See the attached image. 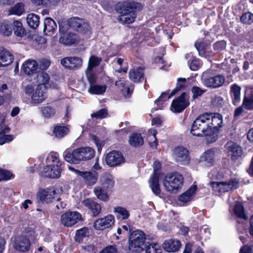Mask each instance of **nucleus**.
Listing matches in <instances>:
<instances>
[{"label":"nucleus","instance_id":"a211bd4d","mask_svg":"<svg viewBox=\"0 0 253 253\" xmlns=\"http://www.w3.org/2000/svg\"><path fill=\"white\" fill-rule=\"evenodd\" d=\"M115 218L114 215L108 214L103 218H100L94 222L93 226L96 230H103L114 225Z\"/></svg>","mask_w":253,"mask_h":253},{"label":"nucleus","instance_id":"09e8293b","mask_svg":"<svg viewBox=\"0 0 253 253\" xmlns=\"http://www.w3.org/2000/svg\"><path fill=\"white\" fill-rule=\"evenodd\" d=\"M203 159L207 162L208 166H212L214 162V149H210L206 151L203 154Z\"/></svg>","mask_w":253,"mask_h":253},{"label":"nucleus","instance_id":"a878e982","mask_svg":"<svg viewBox=\"0 0 253 253\" xmlns=\"http://www.w3.org/2000/svg\"><path fill=\"white\" fill-rule=\"evenodd\" d=\"M241 87L236 84H232L230 89V95L233 105L237 106L241 101Z\"/></svg>","mask_w":253,"mask_h":253},{"label":"nucleus","instance_id":"f03ea898","mask_svg":"<svg viewBox=\"0 0 253 253\" xmlns=\"http://www.w3.org/2000/svg\"><path fill=\"white\" fill-rule=\"evenodd\" d=\"M115 8L116 11L121 14L120 21L125 24H130L135 21L137 11H141L143 7L138 2H119Z\"/></svg>","mask_w":253,"mask_h":253},{"label":"nucleus","instance_id":"aec40b11","mask_svg":"<svg viewBox=\"0 0 253 253\" xmlns=\"http://www.w3.org/2000/svg\"><path fill=\"white\" fill-rule=\"evenodd\" d=\"M129 79L134 83H142L146 79L144 77V68L138 67L131 69L129 71Z\"/></svg>","mask_w":253,"mask_h":253},{"label":"nucleus","instance_id":"0eeeda50","mask_svg":"<svg viewBox=\"0 0 253 253\" xmlns=\"http://www.w3.org/2000/svg\"><path fill=\"white\" fill-rule=\"evenodd\" d=\"M202 80L205 86L214 88L221 86L224 84L225 77L221 75L212 76L211 75V72L209 71L203 73Z\"/></svg>","mask_w":253,"mask_h":253},{"label":"nucleus","instance_id":"79ce46f5","mask_svg":"<svg viewBox=\"0 0 253 253\" xmlns=\"http://www.w3.org/2000/svg\"><path fill=\"white\" fill-rule=\"evenodd\" d=\"M107 85L94 84L90 85L88 89V92L91 94L100 95L103 94L106 90Z\"/></svg>","mask_w":253,"mask_h":253},{"label":"nucleus","instance_id":"dca6fc26","mask_svg":"<svg viewBox=\"0 0 253 253\" xmlns=\"http://www.w3.org/2000/svg\"><path fill=\"white\" fill-rule=\"evenodd\" d=\"M84 206L88 209V213L92 217H96L101 212L102 206L93 200L87 198L83 201Z\"/></svg>","mask_w":253,"mask_h":253},{"label":"nucleus","instance_id":"6ab92c4d","mask_svg":"<svg viewBox=\"0 0 253 253\" xmlns=\"http://www.w3.org/2000/svg\"><path fill=\"white\" fill-rule=\"evenodd\" d=\"M31 246L30 239L23 236H19L16 238L14 244V247L17 251L26 252L29 250Z\"/></svg>","mask_w":253,"mask_h":253},{"label":"nucleus","instance_id":"052dcab7","mask_svg":"<svg viewBox=\"0 0 253 253\" xmlns=\"http://www.w3.org/2000/svg\"><path fill=\"white\" fill-rule=\"evenodd\" d=\"M226 47V42L224 40L219 41L213 44V50L217 52L223 50Z\"/></svg>","mask_w":253,"mask_h":253},{"label":"nucleus","instance_id":"680f3d73","mask_svg":"<svg viewBox=\"0 0 253 253\" xmlns=\"http://www.w3.org/2000/svg\"><path fill=\"white\" fill-rule=\"evenodd\" d=\"M35 234V231L34 228L31 227H27L25 228L24 230L22 231L21 236H25L27 238H32L34 237Z\"/></svg>","mask_w":253,"mask_h":253},{"label":"nucleus","instance_id":"864d4df0","mask_svg":"<svg viewBox=\"0 0 253 253\" xmlns=\"http://www.w3.org/2000/svg\"><path fill=\"white\" fill-rule=\"evenodd\" d=\"M146 253H162V249L159 244L152 243L148 246L146 245Z\"/></svg>","mask_w":253,"mask_h":253},{"label":"nucleus","instance_id":"39448f33","mask_svg":"<svg viewBox=\"0 0 253 253\" xmlns=\"http://www.w3.org/2000/svg\"><path fill=\"white\" fill-rule=\"evenodd\" d=\"M207 114V120H209L211 135L207 137L206 140L209 143H212L216 141L218 138V133L220 128L222 126L223 117L218 113H205Z\"/></svg>","mask_w":253,"mask_h":253},{"label":"nucleus","instance_id":"393cba45","mask_svg":"<svg viewBox=\"0 0 253 253\" xmlns=\"http://www.w3.org/2000/svg\"><path fill=\"white\" fill-rule=\"evenodd\" d=\"M10 131V128L7 126L1 124L0 125V145L11 142L14 136L12 134H6Z\"/></svg>","mask_w":253,"mask_h":253},{"label":"nucleus","instance_id":"f3484780","mask_svg":"<svg viewBox=\"0 0 253 253\" xmlns=\"http://www.w3.org/2000/svg\"><path fill=\"white\" fill-rule=\"evenodd\" d=\"M82 59L75 56L65 57L61 60V64L66 69L73 70L80 68L82 66Z\"/></svg>","mask_w":253,"mask_h":253},{"label":"nucleus","instance_id":"0e129e2a","mask_svg":"<svg viewBox=\"0 0 253 253\" xmlns=\"http://www.w3.org/2000/svg\"><path fill=\"white\" fill-rule=\"evenodd\" d=\"M101 58L94 55L91 56L89 60V65L91 67H95L99 65Z\"/></svg>","mask_w":253,"mask_h":253},{"label":"nucleus","instance_id":"20e7f679","mask_svg":"<svg viewBox=\"0 0 253 253\" xmlns=\"http://www.w3.org/2000/svg\"><path fill=\"white\" fill-rule=\"evenodd\" d=\"M184 183V177L177 172L167 173L163 179V185L166 191L177 193L181 189Z\"/></svg>","mask_w":253,"mask_h":253},{"label":"nucleus","instance_id":"4c0bfd02","mask_svg":"<svg viewBox=\"0 0 253 253\" xmlns=\"http://www.w3.org/2000/svg\"><path fill=\"white\" fill-rule=\"evenodd\" d=\"M89 230L86 227L76 230L74 237L75 241L79 243H82L84 238L89 236Z\"/></svg>","mask_w":253,"mask_h":253},{"label":"nucleus","instance_id":"6e6552de","mask_svg":"<svg viewBox=\"0 0 253 253\" xmlns=\"http://www.w3.org/2000/svg\"><path fill=\"white\" fill-rule=\"evenodd\" d=\"M189 98L188 92H182L179 96L172 100L170 110L176 113L183 112L190 105Z\"/></svg>","mask_w":253,"mask_h":253},{"label":"nucleus","instance_id":"338daca9","mask_svg":"<svg viewBox=\"0 0 253 253\" xmlns=\"http://www.w3.org/2000/svg\"><path fill=\"white\" fill-rule=\"evenodd\" d=\"M153 173L152 176H154L155 174H157L158 176L160 175V172L159 171L161 170L162 168V164L158 161H155L153 163Z\"/></svg>","mask_w":253,"mask_h":253},{"label":"nucleus","instance_id":"49530a36","mask_svg":"<svg viewBox=\"0 0 253 253\" xmlns=\"http://www.w3.org/2000/svg\"><path fill=\"white\" fill-rule=\"evenodd\" d=\"M102 186L106 191H111L114 186V180L112 175L109 174L104 177Z\"/></svg>","mask_w":253,"mask_h":253},{"label":"nucleus","instance_id":"c85d7f7f","mask_svg":"<svg viewBox=\"0 0 253 253\" xmlns=\"http://www.w3.org/2000/svg\"><path fill=\"white\" fill-rule=\"evenodd\" d=\"M68 24L70 27L73 29L81 32H83L85 27L86 24L82 18L75 17L70 18L68 20Z\"/></svg>","mask_w":253,"mask_h":253},{"label":"nucleus","instance_id":"bf43d9fd","mask_svg":"<svg viewBox=\"0 0 253 253\" xmlns=\"http://www.w3.org/2000/svg\"><path fill=\"white\" fill-rule=\"evenodd\" d=\"M202 66L200 59L194 57L189 63V68L192 71L198 70Z\"/></svg>","mask_w":253,"mask_h":253},{"label":"nucleus","instance_id":"58836bf2","mask_svg":"<svg viewBox=\"0 0 253 253\" xmlns=\"http://www.w3.org/2000/svg\"><path fill=\"white\" fill-rule=\"evenodd\" d=\"M48 103L46 106H42L39 107L42 116L46 119H49L53 117L56 113L55 109L52 106H48Z\"/></svg>","mask_w":253,"mask_h":253},{"label":"nucleus","instance_id":"f704fd0d","mask_svg":"<svg viewBox=\"0 0 253 253\" xmlns=\"http://www.w3.org/2000/svg\"><path fill=\"white\" fill-rule=\"evenodd\" d=\"M159 177L157 174L152 176L150 180V187L153 193L156 196H159L161 193L160 185L159 184Z\"/></svg>","mask_w":253,"mask_h":253},{"label":"nucleus","instance_id":"a18cd8bd","mask_svg":"<svg viewBox=\"0 0 253 253\" xmlns=\"http://www.w3.org/2000/svg\"><path fill=\"white\" fill-rule=\"evenodd\" d=\"M233 211L237 217L244 219L247 218L244 206L240 202L236 203L233 208Z\"/></svg>","mask_w":253,"mask_h":253},{"label":"nucleus","instance_id":"1a4fd4ad","mask_svg":"<svg viewBox=\"0 0 253 253\" xmlns=\"http://www.w3.org/2000/svg\"><path fill=\"white\" fill-rule=\"evenodd\" d=\"M57 190L54 186L40 189L37 194L38 203L48 204L53 202L57 195Z\"/></svg>","mask_w":253,"mask_h":253},{"label":"nucleus","instance_id":"2f4dec72","mask_svg":"<svg viewBox=\"0 0 253 253\" xmlns=\"http://www.w3.org/2000/svg\"><path fill=\"white\" fill-rule=\"evenodd\" d=\"M197 189L196 185H192L187 191L181 194L178 198L179 201L187 203L191 200L192 197Z\"/></svg>","mask_w":253,"mask_h":253},{"label":"nucleus","instance_id":"412c9836","mask_svg":"<svg viewBox=\"0 0 253 253\" xmlns=\"http://www.w3.org/2000/svg\"><path fill=\"white\" fill-rule=\"evenodd\" d=\"M181 246L180 241L173 238L166 240L162 244L163 249L168 253H175L179 250Z\"/></svg>","mask_w":253,"mask_h":253},{"label":"nucleus","instance_id":"e433bc0d","mask_svg":"<svg viewBox=\"0 0 253 253\" xmlns=\"http://www.w3.org/2000/svg\"><path fill=\"white\" fill-rule=\"evenodd\" d=\"M13 31L17 37H22L26 34V31L23 26L22 22L19 20H14L12 23Z\"/></svg>","mask_w":253,"mask_h":253},{"label":"nucleus","instance_id":"bb28decb","mask_svg":"<svg viewBox=\"0 0 253 253\" xmlns=\"http://www.w3.org/2000/svg\"><path fill=\"white\" fill-rule=\"evenodd\" d=\"M77 39L76 34L66 31L62 34L59 38V42L64 45H71L76 43Z\"/></svg>","mask_w":253,"mask_h":253},{"label":"nucleus","instance_id":"4be33fe9","mask_svg":"<svg viewBox=\"0 0 253 253\" xmlns=\"http://www.w3.org/2000/svg\"><path fill=\"white\" fill-rule=\"evenodd\" d=\"M38 66L36 60L29 59L23 63L21 71L27 75H33L38 73Z\"/></svg>","mask_w":253,"mask_h":253},{"label":"nucleus","instance_id":"603ef678","mask_svg":"<svg viewBox=\"0 0 253 253\" xmlns=\"http://www.w3.org/2000/svg\"><path fill=\"white\" fill-rule=\"evenodd\" d=\"M105 189H103L100 187H95L94 189V192L98 199L103 201L106 202L109 199V196Z\"/></svg>","mask_w":253,"mask_h":253},{"label":"nucleus","instance_id":"72a5a7b5","mask_svg":"<svg viewBox=\"0 0 253 253\" xmlns=\"http://www.w3.org/2000/svg\"><path fill=\"white\" fill-rule=\"evenodd\" d=\"M170 90H167L161 93L158 99L155 101V103L157 105V107L154 108L153 109L157 110L158 109H162L163 108V102L168 100L173 95H171V92L169 93Z\"/></svg>","mask_w":253,"mask_h":253},{"label":"nucleus","instance_id":"4468645a","mask_svg":"<svg viewBox=\"0 0 253 253\" xmlns=\"http://www.w3.org/2000/svg\"><path fill=\"white\" fill-rule=\"evenodd\" d=\"M61 165L62 164L60 162H57L56 166L54 165H47L41 171V176L51 178H59L61 172Z\"/></svg>","mask_w":253,"mask_h":253},{"label":"nucleus","instance_id":"c03bdc74","mask_svg":"<svg viewBox=\"0 0 253 253\" xmlns=\"http://www.w3.org/2000/svg\"><path fill=\"white\" fill-rule=\"evenodd\" d=\"M194 46L198 51L200 56H205L206 54L208 44L203 41H196L194 43Z\"/></svg>","mask_w":253,"mask_h":253},{"label":"nucleus","instance_id":"423d86ee","mask_svg":"<svg viewBox=\"0 0 253 253\" xmlns=\"http://www.w3.org/2000/svg\"><path fill=\"white\" fill-rule=\"evenodd\" d=\"M146 235L143 231L135 230L132 232L129 236L128 249L135 253H141L146 248Z\"/></svg>","mask_w":253,"mask_h":253},{"label":"nucleus","instance_id":"f257e3e1","mask_svg":"<svg viewBox=\"0 0 253 253\" xmlns=\"http://www.w3.org/2000/svg\"><path fill=\"white\" fill-rule=\"evenodd\" d=\"M95 154V150L90 147H82L74 150L67 149L63 152L64 160L68 163L74 164H80L93 159Z\"/></svg>","mask_w":253,"mask_h":253},{"label":"nucleus","instance_id":"7c9ffc66","mask_svg":"<svg viewBox=\"0 0 253 253\" xmlns=\"http://www.w3.org/2000/svg\"><path fill=\"white\" fill-rule=\"evenodd\" d=\"M13 28L12 22L8 20L0 21V34L4 37H9L12 35Z\"/></svg>","mask_w":253,"mask_h":253},{"label":"nucleus","instance_id":"2eb2a0df","mask_svg":"<svg viewBox=\"0 0 253 253\" xmlns=\"http://www.w3.org/2000/svg\"><path fill=\"white\" fill-rule=\"evenodd\" d=\"M32 102L39 104L44 101L47 97V88L45 85L38 84L35 91L31 95Z\"/></svg>","mask_w":253,"mask_h":253},{"label":"nucleus","instance_id":"7ed1b4c3","mask_svg":"<svg viewBox=\"0 0 253 253\" xmlns=\"http://www.w3.org/2000/svg\"><path fill=\"white\" fill-rule=\"evenodd\" d=\"M207 114L203 113L199 115L192 124L190 132L193 136L197 137H211L209 120H207Z\"/></svg>","mask_w":253,"mask_h":253},{"label":"nucleus","instance_id":"37998d69","mask_svg":"<svg viewBox=\"0 0 253 253\" xmlns=\"http://www.w3.org/2000/svg\"><path fill=\"white\" fill-rule=\"evenodd\" d=\"M57 28V25L53 19L50 17H46L44 21V32H53Z\"/></svg>","mask_w":253,"mask_h":253},{"label":"nucleus","instance_id":"3c124183","mask_svg":"<svg viewBox=\"0 0 253 253\" xmlns=\"http://www.w3.org/2000/svg\"><path fill=\"white\" fill-rule=\"evenodd\" d=\"M186 80L185 78H179L177 80L176 87L171 91V95H175L178 91L185 88Z\"/></svg>","mask_w":253,"mask_h":253},{"label":"nucleus","instance_id":"c756f323","mask_svg":"<svg viewBox=\"0 0 253 253\" xmlns=\"http://www.w3.org/2000/svg\"><path fill=\"white\" fill-rule=\"evenodd\" d=\"M70 132L69 126L61 124H57L53 127L52 131L54 136L57 138H62L67 135Z\"/></svg>","mask_w":253,"mask_h":253},{"label":"nucleus","instance_id":"ddd939ff","mask_svg":"<svg viewBox=\"0 0 253 253\" xmlns=\"http://www.w3.org/2000/svg\"><path fill=\"white\" fill-rule=\"evenodd\" d=\"M76 173L82 177L84 183L87 186L94 185L98 179V173L96 170L91 169L89 171H81L76 169Z\"/></svg>","mask_w":253,"mask_h":253},{"label":"nucleus","instance_id":"6e6d98bb","mask_svg":"<svg viewBox=\"0 0 253 253\" xmlns=\"http://www.w3.org/2000/svg\"><path fill=\"white\" fill-rule=\"evenodd\" d=\"M191 91L192 93V99L195 100L201 96L206 91V89H202L200 87L194 85L192 87Z\"/></svg>","mask_w":253,"mask_h":253},{"label":"nucleus","instance_id":"8fccbe9b","mask_svg":"<svg viewBox=\"0 0 253 253\" xmlns=\"http://www.w3.org/2000/svg\"><path fill=\"white\" fill-rule=\"evenodd\" d=\"M37 82L39 83V84L45 85L48 83L50 78L47 73L43 71H39L37 76Z\"/></svg>","mask_w":253,"mask_h":253},{"label":"nucleus","instance_id":"473e14b6","mask_svg":"<svg viewBox=\"0 0 253 253\" xmlns=\"http://www.w3.org/2000/svg\"><path fill=\"white\" fill-rule=\"evenodd\" d=\"M128 142L131 146L137 147L143 145L144 139L141 133L134 132L130 136Z\"/></svg>","mask_w":253,"mask_h":253},{"label":"nucleus","instance_id":"5fc2aeb1","mask_svg":"<svg viewBox=\"0 0 253 253\" xmlns=\"http://www.w3.org/2000/svg\"><path fill=\"white\" fill-rule=\"evenodd\" d=\"M240 19L242 23L251 25L253 23V14L250 11H248L243 13Z\"/></svg>","mask_w":253,"mask_h":253},{"label":"nucleus","instance_id":"b1692460","mask_svg":"<svg viewBox=\"0 0 253 253\" xmlns=\"http://www.w3.org/2000/svg\"><path fill=\"white\" fill-rule=\"evenodd\" d=\"M228 153L230 156L231 161L233 162L236 161L243 155L242 147L239 145L233 142L228 147Z\"/></svg>","mask_w":253,"mask_h":253},{"label":"nucleus","instance_id":"13d9d810","mask_svg":"<svg viewBox=\"0 0 253 253\" xmlns=\"http://www.w3.org/2000/svg\"><path fill=\"white\" fill-rule=\"evenodd\" d=\"M108 115V110L106 108H103L92 113L91 114V117L96 119H102L106 118Z\"/></svg>","mask_w":253,"mask_h":253},{"label":"nucleus","instance_id":"a19ab883","mask_svg":"<svg viewBox=\"0 0 253 253\" xmlns=\"http://www.w3.org/2000/svg\"><path fill=\"white\" fill-rule=\"evenodd\" d=\"M24 5L22 2H18L8 9V15H21L24 12Z\"/></svg>","mask_w":253,"mask_h":253},{"label":"nucleus","instance_id":"cd10ccee","mask_svg":"<svg viewBox=\"0 0 253 253\" xmlns=\"http://www.w3.org/2000/svg\"><path fill=\"white\" fill-rule=\"evenodd\" d=\"M13 61V55L6 49L0 48V67L6 66Z\"/></svg>","mask_w":253,"mask_h":253},{"label":"nucleus","instance_id":"9d476101","mask_svg":"<svg viewBox=\"0 0 253 253\" xmlns=\"http://www.w3.org/2000/svg\"><path fill=\"white\" fill-rule=\"evenodd\" d=\"M189 150L183 146L175 147L173 150V156L175 161L180 165H188L190 161L191 157Z\"/></svg>","mask_w":253,"mask_h":253},{"label":"nucleus","instance_id":"de8ad7c7","mask_svg":"<svg viewBox=\"0 0 253 253\" xmlns=\"http://www.w3.org/2000/svg\"><path fill=\"white\" fill-rule=\"evenodd\" d=\"M114 212L117 213L116 217L118 219L121 218L122 216V219L126 220L127 219L130 214L128 211L125 208L118 206L114 208Z\"/></svg>","mask_w":253,"mask_h":253},{"label":"nucleus","instance_id":"69168bd1","mask_svg":"<svg viewBox=\"0 0 253 253\" xmlns=\"http://www.w3.org/2000/svg\"><path fill=\"white\" fill-rule=\"evenodd\" d=\"M118 249L115 245H108L104 248L99 253H117Z\"/></svg>","mask_w":253,"mask_h":253},{"label":"nucleus","instance_id":"ea45409f","mask_svg":"<svg viewBox=\"0 0 253 253\" xmlns=\"http://www.w3.org/2000/svg\"><path fill=\"white\" fill-rule=\"evenodd\" d=\"M27 21L31 28L36 29L40 24V16L34 13L29 14L27 17Z\"/></svg>","mask_w":253,"mask_h":253},{"label":"nucleus","instance_id":"9b49d317","mask_svg":"<svg viewBox=\"0 0 253 253\" xmlns=\"http://www.w3.org/2000/svg\"><path fill=\"white\" fill-rule=\"evenodd\" d=\"M105 161L109 167H115L124 163L125 158L121 152L112 150L106 154Z\"/></svg>","mask_w":253,"mask_h":253},{"label":"nucleus","instance_id":"5701e85b","mask_svg":"<svg viewBox=\"0 0 253 253\" xmlns=\"http://www.w3.org/2000/svg\"><path fill=\"white\" fill-rule=\"evenodd\" d=\"M235 182L230 180L229 181H223V182H214L212 181L211 182V186L213 191L218 192V193H225L228 192L231 188L230 185Z\"/></svg>","mask_w":253,"mask_h":253},{"label":"nucleus","instance_id":"e2e57ef3","mask_svg":"<svg viewBox=\"0 0 253 253\" xmlns=\"http://www.w3.org/2000/svg\"><path fill=\"white\" fill-rule=\"evenodd\" d=\"M46 164L49 163L50 162H52L51 165H56L57 162H60L58 159V154L57 153H53L52 154L49 155L46 159Z\"/></svg>","mask_w":253,"mask_h":253},{"label":"nucleus","instance_id":"774afa93","mask_svg":"<svg viewBox=\"0 0 253 253\" xmlns=\"http://www.w3.org/2000/svg\"><path fill=\"white\" fill-rule=\"evenodd\" d=\"M50 64V61L46 59H42L40 62L39 68L42 71L46 70Z\"/></svg>","mask_w":253,"mask_h":253},{"label":"nucleus","instance_id":"c9c22d12","mask_svg":"<svg viewBox=\"0 0 253 253\" xmlns=\"http://www.w3.org/2000/svg\"><path fill=\"white\" fill-rule=\"evenodd\" d=\"M243 106L247 110H253V90L249 93H245L242 102Z\"/></svg>","mask_w":253,"mask_h":253},{"label":"nucleus","instance_id":"f8f14e48","mask_svg":"<svg viewBox=\"0 0 253 253\" xmlns=\"http://www.w3.org/2000/svg\"><path fill=\"white\" fill-rule=\"evenodd\" d=\"M82 220V214L78 211H67L61 216V222L65 227H71Z\"/></svg>","mask_w":253,"mask_h":253},{"label":"nucleus","instance_id":"4d7b16f0","mask_svg":"<svg viewBox=\"0 0 253 253\" xmlns=\"http://www.w3.org/2000/svg\"><path fill=\"white\" fill-rule=\"evenodd\" d=\"M14 176V175L10 171L0 168V181L13 179Z\"/></svg>","mask_w":253,"mask_h":253}]
</instances>
